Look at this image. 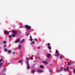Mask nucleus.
<instances>
[{
    "mask_svg": "<svg viewBox=\"0 0 75 75\" xmlns=\"http://www.w3.org/2000/svg\"><path fill=\"white\" fill-rule=\"evenodd\" d=\"M25 63L27 65V68L28 69H29L30 68V65H29V62L28 61H26L25 62Z\"/></svg>",
    "mask_w": 75,
    "mask_h": 75,
    "instance_id": "obj_1",
    "label": "nucleus"
},
{
    "mask_svg": "<svg viewBox=\"0 0 75 75\" xmlns=\"http://www.w3.org/2000/svg\"><path fill=\"white\" fill-rule=\"evenodd\" d=\"M25 28H27V29H28V30H30V29L31 28V26L27 25H26L25 26Z\"/></svg>",
    "mask_w": 75,
    "mask_h": 75,
    "instance_id": "obj_2",
    "label": "nucleus"
},
{
    "mask_svg": "<svg viewBox=\"0 0 75 75\" xmlns=\"http://www.w3.org/2000/svg\"><path fill=\"white\" fill-rule=\"evenodd\" d=\"M37 72L38 73H41L42 72H44V71H43V70H42L38 69L37 70Z\"/></svg>",
    "mask_w": 75,
    "mask_h": 75,
    "instance_id": "obj_3",
    "label": "nucleus"
},
{
    "mask_svg": "<svg viewBox=\"0 0 75 75\" xmlns=\"http://www.w3.org/2000/svg\"><path fill=\"white\" fill-rule=\"evenodd\" d=\"M20 38H19L18 39H17L16 40V42H15V43H17L18 42H20Z\"/></svg>",
    "mask_w": 75,
    "mask_h": 75,
    "instance_id": "obj_4",
    "label": "nucleus"
},
{
    "mask_svg": "<svg viewBox=\"0 0 75 75\" xmlns=\"http://www.w3.org/2000/svg\"><path fill=\"white\" fill-rule=\"evenodd\" d=\"M12 33H13L14 34H17V31L14 30H12Z\"/></svg>",
    "mask_w": 75,
    "mask_h": 75,
    "instance_id": "obj_5",
    "label": "nucleus"
},
{
    "mask_svg": "<svg viewBox=\"0 0 75 75\" xmlns=\"http://www.w3.org/2000/svg\"><path fill=\"white\" fill-rule=\"evenodd\" d=\"M50 56H51V54H47L46 55V58H50Z\"/></svg>",
    "mask_w": 75,
    "mask_h": 75,
    "instance_id": "obj_6",
    "label": "nucleus"
},
{
    "mask_svg": "<svg viewBox=\"0 0 75 75\" xmlns=\"http://www.w3.org/2000/svg\"><path fill=\"white\" fill-rule=\"evenodd\" d=\"M24 41V39H23L19 42V44H21V43H23V42Z\"/></svg>",
    "mask_w": 75,
    "mask_h": 75,
    "instance_id": "obj_7",
    "label": "nucleus"
},
{
    "mask_svg": "<svg viewBox=\"0 0 75 75\" xmlns=\"http://www.w3.org/2000/svg\"><path fill=\"white\" fill-rule=\"evenodd\" d=\"M4 34H6L7 35H8V34L9 33H8V31H4Z\"/></svg>",
    "mask_w": 75,
    "mask_h": 75,
    "instance_id": "obj_8",
    "label": "nucleus"
},
{
    "mask_svg": "<svg viewBox=\"0 0 75 75\" xmlns=\"http://www.w3.org/2000/svg\"><path fill=\"white\" fill-rule=\"evenodd\" d=\"M18 49H19V50H21V45H18Z\"/></svg>",
    "mask_w": 75,
    "mask_h": 75,
    "instance_id": "obj_9",
    "label": "nucleus"
},
{
    "mask_svg": "<svg viewBox=\"0 0 75 75\" xmlns=\"http://www.w3.org/2000/svg\"><path fill=\"white\" fill-rule=\"evenodd\" d=\"M23 59H22L21 60H20L18 61V62L19 63H21L22 62H23Z\"/></svg>",
    "mask_w": 75,
    "mask_h": 75,
    "instance_id": "obj_10",
    "label": "nucleus"
},
{
    "mask_svg": "<svg viewBox=\"0 0 75 75\" xmlns=\"http://www.w3.org/2000/svg\"><path fill=\"white\" fill-rule=\"evenodd\" d=\"M47 48H49V49H50V50H51V46H48Z\"/></svg>",
    "mask_w": 75,
    "mask_h": 75,
    "instance_id": "obj_11",
    "label": "nucleus"
},
{
    "mask_svg": "<svg viewBox=\"0 0 75 75\" xmlns=\"http://www.w3.org/2000/svg\"><path fill=\"white\" fill-rule=\"evenodd\" d=\"M59 54L58 53H56V56L57 57H59Z\"/></svg>",
    "mask_w": 75,
    "mask_h": 75,
    "instance_id": "obj_12",
    "label": "nucleus"
},
{
    "mask_svg": "<svg viewBox=\"0 0 75 75\" xmlns=\"http://www.w3.org/2000/svg\"><path fill=\"white\" fill-rule=\"evenodd\" d=\"M43 63H45V64H48V62H47L45 61H43Z\"/></svg>",
    "mask_w": 75,
    "mask_h": 75,
    "instance_id": "obj_13",
    "label": "nucleus"
},
{
    "mask_svg": "<svg viewBox=\"0 0 75 75\" xmlns=\"http://www.w3.org/2000/svg\"><path fill=\"white\" fill-rule=\"evenodd\" d=\"M12 51V50H8V53H10Z\"/></svg>",
    "mask_w": 75,
    "mask_h": 75,
    "instance_id": "obj_14",
    "label": "nucleus"
},
{
    "mask_svg": "<svg viewBox=\"0 0 75 75\" xmlns=\"http://www.w3.org/2000/svg\"><path fill=\"white\" fill-rule=\"evenodd\" d=\"M11 36H13V37H16V35L14 34H12Z\"/></svg>",
    "mask_w": 75,
    "mask_h": 75,
    "instance_id": "obj_15",
    "label": "nucleus"
},
{
    "mask_svg": "<svg viewBox=\"0 0 75 75\" xmlns=\"http://www.w3.org/2000/svg\"><path fill=\"white\" fill-rule=\"evenodd\" d=\"M40 67L41 68H44V66L42 65L40 66Z\"/></svg>",
    "mask_w": 75,
    "mask_h": 75,
    "instance_id": "obj_16",
    "label": "nucleus"
},
{
    "mask_svg": "<svg viewBox=\"0 0 75 75\" xmlns=\"http://www.w3.org/2000/svg\"><path fill=\"white\" fill-rule=\"evenodd\" d=\"M67 65H71V63L70 62H68Z\"/></svg>",
    "mask_w": 75,
    "mask_h": 75,
    "instance_id": "obj_17",
    "label": "nucleus"
},
{
    "mask_svg": "<svg viewBox=\"0 0 75 75\" xmlns=\"http://www.w3.org/2000/svg\"><path fill=\"white\" fill-rule=\"evenodd\" d=\"M66 69H67V70H68L69 69V67H67L66 68Z\"/></svg>",
    "mask_w": 75,
    "mask_h": 75,
    "instance_id": "obj_18",
    "label": "nucleus"
},
{
    "mask_svg": "<svg viewBox=\"0 0 75 75\" xmlns=\"http://www.w3.org/2000/svg\"><path fill=\"white\" fill-rule=\"evenodd\" d=\"M71 64H74V61H71Z\"/></svg>",
    "mask_w": 75,
    "mask_h": 75,
    "instance_id": "obj_19",
    "label": "nucleus"
},
{
    "mask_svg": "<svg viewBox=\"0 0 75 75\" xmlns=\"http://www.w3.org/2000/svg\"><path fill=\"white\" fill-rule=\"evenodd\" d=\"M26 59L27 61H29V59L27 57H26Z\"/></svg>",
    "mask_w": 75,
    "mask_h": 75,
    "instance_id": "obj_20",
    "label": "nucleus"
},
{
    "mask_svg": "<svg viewBox=\"0 0 75 75\" xmlns=\"http://www.w3.org/2000/svg\"><path fill=\"white\" fill-rule=\"evenodd\" d=\"M34 40L36 42H38V40H37V39H35V38L34 39Z\"/></svg>",
    "mask_w": 75,
    "mask_h": 75,
    "instance_id": "obj_21",
    "label": "nucleus"
},
{
    "mask_svg": "<svg viewBox=\"0 0 75 75\" xmlns=\"http://www.w3.org/2000/svg\"><path fill=\"white\" fill-rule=\"evenodd\" d=\"M2 65H3V63H0V67H1Z\"/></svg>",
    "mask_w": 75,
    "mask_h": 75,
    "instance_id": "obj_22",
    "label": "nucleus"
},
{
    "mask_svg": "<svg viewBox=\"0 0 75 75\" xmlns=\"http://www.w3.org/2000/svg\"><path fill=\"white\" fill-rule=\"evenodd\" d=\"M32 71L33 73H35V70H33Z\"/></svg>",
    "mask_w": 75,
    "mask_h": 75,
    "instance_id": "obj_23",
    "label": "nucleus"
},
{
    "mask_svg": "<svg viewBox=\"0 0 75 75\" xmlns=\"http://www.w3.org/2000/svg\"><path fill=\"white\" fill-rule=\"evenodd\" d=\"M63 70H64V71H67V69H66L65 68H63Z\"/></svg>",
    "mask_w": 75,
    "mask_h": 75,
    "instance_id": "obj_24",
    "label": "nucleus"
},
{
    "mask_svg": "<svg viewBox=\"0 0 75 75\" xmlns=\"http://www.w3.org/2000/svg\"><path fill=\"white\" fill-rule=\"evenodd\" d=\"M62 69H63V67H62L60 69V70H61V71H62Z\"/></svg>",
    "mask_w": 75,
    "mask_h": 75,
    "instance_id": "obj_25",
    "label": "nucleus"
},
{
    "mask_svg": "<svg viewBox=\"0 0 75 75\" xmlns=\"http://www.w3.org/2000/svg\"><path fill=\"white\" fill-rule=\"evenodd\" d=\"M3 43H5V44H6V43H7V42L6 41H4Z\"/></svg>",
    "mask_w": 75,
    "mask_h": 75,
    "instance_id": "obj_26",
    "label": "nucleus"
},
{
    "mask_svg": "<svg viewBox=\"0 0 75 75\" xmlns=\"http://www.w3.org/2000/svg\"><path fill=\"white\" fill-rule=\"evenodd\" d=\"M35 42H34V41H33L32 42V44H35Z\"/></svg>",
    "mask_w": 75,
    "mask_h": 75,
    "instance_id": "obj_27",
    "label": "nucleus"
},
{
    "mask_svg": "<svg viewBox=\"0 0 75 75\" xmlns=\"http://www.w3.org/2000/svg\"><path fill=\"white\" fill-rule=\"evenodd\" d=\"M2 61H3V59H1L0 60V62H1Z\"/></svg>",
    "mask_w": 75,
    "mask_h": 75,
    "instance_id": "obj_28",
    "label": "nucleus"
},
{
    "mask_svg": "<svg viewBox=\"0 0 75 75\" xmlns=\"http://www.w3.org/2000/svg\"><path fill=\"white\" fill-rule=\"evenodd\" d=\"M55 52H56V53H57H57H58V50H56V51Z\"/></svg>",
    "mask_w": 75,
    "mask_h": 75,
    "instance_id": "obj_29",
    "label": "nucleus"
},
{
    "mask_svg": "<svg viewBox=\"0 0 75 75\" xmlns=\"http://www.w3.org/2000/svg\"><path fill=\"white\" fill-rule=\"evenodd\" d=\"M4 71H6V68H4Z\"/></svg>",
    "mask_w": 75,
    "mask_h": 75,
    "instance_id": "obj_30",
    "label": "nucleus"
},
{
    "mask_svg": "<svg viewBox=\"0 0 75 75\" xmlns=\"http://www.w3.org/2000/svg\"><path fill=\"white\" fill-rule=\"evenodd\" d=\"M5 51H7V49H5L4 50Z\"/></svg>",
    "mask_w": 75,
    "mask_h": 75,
    "instance_id": "obj_31",
    "label": "nucleus"
},
{
    "mask_svg": "<svg viewBox=\"0 0 75 75\" xmlns=\"http://www.w3.org/2000/svg\"><path fill=\"white\" fill-rule=\"evenodd\" d=\"M60 59H62V56H60Z\"/></svg>",
    "mask_w": 75,
    "mask_h": 75,
    "instance_id": "obj_32",
    "label": "nucleus"
},
{
    "mask_svg": "<svg viewBox=\"0 0 75 75\" xmlns=\"http://www.w3.org/2000/svg\"><path fill=\"white\" fill-rule=\"evenodd\" d=\"M61 70H59L58 71V72H61Z\"/></svg>",
    "mask_w": 75,
    "mask_h": 75,
    "instance_id": "obj_33",
    "label": "nucleus"
},
{
    "mask_svg": "<svg viewBox=\"0 0 75 75\" xmlns=\"http://www.w3.org/2000/svg\"><path fill=\"white\" fill-rule=\"evenodd\" d=\"M73 72H74V74H75V69H74V70Z\"/></svg>",
    "mask_w": 75,
    "mask_h": 75,
    "instance_id": "obj_34",
    "label": "nucleus"
},
{
    "mask_svg": "<svg viewBox=\"0 0 75 75\" xmlns=\"http://www.w3.org/2000/svg\"><path fill=\"white\" fill-rule=\"evenodd\" d=\"M12 53L13 54H16V52H13Z\"/></svg>",
    "mask_w": 75,
    "mask_h": 75,
    "instance_id": "obj_35",
    "label": "nucleus"
},
{
    "mask_svg": "<svg viewBox=\"0 0 75 75\" xmlns=\"http://www.w3.org/2000/svg\"><path fill=\"white\" fill-rule=\"evenodd\" d=\"M30 59H33V57H31L30 58Z\"/></svg>",
    "mask_w": 75,
    "mask_h": 75,
    "instance_id": "obj_36",
    "label": "nucleus"
},
{
    "mask_svg": "<svg viewBox=\"0 0 75 75\" xmlns=\"http://www.w3.org/2000/svg\"><path fill=\"white\" fill-rule=\"evenodd\" d=\"M6 46H7L6 45H4V47H6Z\"/></svg>",
    "mask_w": 75,
    "mask_h": 75,
    "instance_id": "obj_37",
    "label": "nucleus"
},
{
    "mask_svg": "<svg viewBox=\"0 0 75 75\" xmlns=\"http://www.w3.org/2000/svg\"><path fill=\"white\" fill-rule=\"evenodd\" d=\"M30 41H33V38H31L30 39Z\"/></svg>",
    "mask_w": 75,
    "mask_h": 75,
    "instance_id": "obj_38",
    "label": "nucleus"
},
{
    "mask_svg": "<svg viewBox=\"0 0 75 75\" xmlns=\"http://www.w3.org/2000/svg\"><path fill=\"white\" fill-rule=\"evenodd\" d=\"M47 45H48V46H50V44L48 43V44H47Z\"/></svg>",
    "mask_w": 75,
    "mask_h": 75,
    "instance_id": "obj_39",
    "label": "nucleus"
},
{
    "mask_svg": "<svg viewBox=\"0 0 75 75\" xmlns=\"http://www.w3.org/2000/svg\"><path fill=\"white\" fill-rule=\"evenodd\" d=\"M8 37H9L10 38H11V36H9Z\"/></svg>",
    "mask_w": 75,
    "mask_h": 75,
    "instance_id": "obj_40",
    "label": "nucleus"
},
{
    "mask_svg": "<svg viewBox=\"0 0 75 75\" xmlns=\"http://www.w3.org/2000/svg\"><path fill=\"white\" fill-rule=\"evenodd\" d=\"M27 36H28V35H29V33H27Z\"/></svg>",
    "mask_w": 75,
    "mask_h": 75,
    "instance_id": "obj_41",
    "label": "nucleus"
},
{
    "mask_svg": "<svg viewBox=\"0 0 75 75\" xmlns=\"http://www.w3.org/2000/svg\"><path fill=\"white\" fill-rule=\"evenodd\" d=\"M30 38H32V37H31V36H30Z\"/></svg>",
    "mask_w": 75,
    "mask_h": 75,
    "instance_id": "obj_42",
    "label": "nucleus"
},
{
    "mask_svg": "<svg viewBox=\"0 0 75 75\" xmlns=\"http://www.w3.org/2000/svg\"><path fill=\"white\" fill-rule=\"evenodd\" d=\"M73 69V68H72V67H70V69Z\"/></svg>",
    "mask_w": 75,
    "mask_h": 75,
    "instance_id": "obj_43",
    "label": "nucleus"
},
{
    "mask_svg": "<svg viewBox=\"0 0 75 75\" xmlns=\"http://www.w3.org/2000/svg\"><path fill=\"white\" fill-rule=\"evenodd\" d=\"M38 49H40V47H38Z\"/></svg>",
    "mask_w": 75,
    "mask_h": 75,
    "instance_id": "obj_44",
    "label": "nucleus"
},
{
    "mask_svg": "<svg viewBox=\"0 0 75 75\" xmlns=\"http://www.w3.org/2000/svg\"><path fill=\"white\" fill-rule=\"evenodd\" d=\"M2 62H3V63H4V60H3V61H2Z\"/></svg>",
    "mask_w": 75,
    "mask_h": 75,
    "instance_id": "obj_45",
    "label": "nucleus"
},
{
    "mask_svg": "<svg viewBox=\"0 0 75 75\" xmlns=\"http://www.w3.org/2000/svg\"><path fill=\"white\" fill-rule=\"evenodd\" d=\"M50 72H52V70H51L50 71Z\"/></svg>",
    "mask_w": 75,
    "mask_h": 75,
    "instance_id": "obj_46",
    "label": "nucleus"
},
{
    "mask_svg": "<svg viewBox=\"0 0 75 75\" xmlns=\"http://www.w3.org/2000/svg\"><path fill=\"white\" fill-rule=\"evenodd\" d=\"M38 58L39 59H40V57H38Z\"/></svg>",
    "mask_w": 75,
    "mask_h": 75,
    "instance_id": "obj_47",
    "label": "nucleus"
},
{
    "mask_svg": "<svg viewBox=\"0 0 75 75\" xmlns=\"http://www.w3.org/2000/svg\"><path fill=\"white\" fill-rule=\"evenodd\" d=\"M10 63H8V65H10Z\"/></svg>",
    "mask_w": 75,
    "mask_h": 75,
    "instance_id": "obj_48",
    "label": "nucleus"
},
{
    "mask_svg": "<svg viewBox=\"0 0 75 75\" xmlns=\"http://www.w3.org/2000/svg\"><path fill=\"white\" fill-rule=\"evenodd\" d=\"M69 75H71V74H69Z\"/></svg>",
    "mask_w": 75,
    "mask_h": 75,
    "instance_id": "obj_49",
    "label": "nucleus"
},
{
    "mask_svg": "<svg viewBox=\"0 0 75 75\" xmlns=\"http://www.w3.org/2000/svg\"><path fill=\"white\" fill-rule=\"evenodd\" d=\"M3 75H6V74H4Z\"/></svg>",
    "mask_w": 75,
    "mask_h": 75,
    "instance_id": "obj_50",
    "label": "nucleus"
},
{
    "mask_svg": "<svg viewBox=\"0 0 75 75\" xmlns=\"http://www.w3.org/2000/svg\"><path fill=\"white\" fill-rule=\"evenodd\" d=\"M0 48H1V47H0Z\"/></svg>",
    "mask_w": 75,
    "mask_h": 75,
    "instance_id": "obj_51",
    "label": "nucleus"
}]
</instances>
